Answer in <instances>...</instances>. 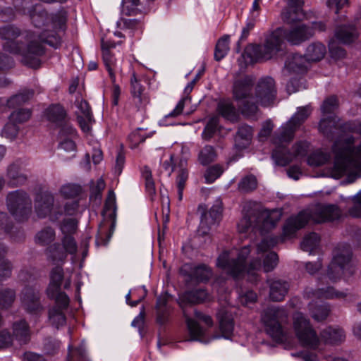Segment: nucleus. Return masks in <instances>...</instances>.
<instances>
[{
  "label": "nucleus",
  "instance_id": "nucleus-1",
  "mask_svg": "<svg viewBox=\"0 0 361 361\" xmlns=\"http://www.w3.org/2000/svg\"><path fill=\"white\" fill-rule=\"evenodd\" d=\"M46 31L38 35L32 30L22 32L16 25L8 24L0 27V39L4 51L21 56L23 63L37 68L39 57L45 53L44 44L55 49L61 45V39L56 33L46 35Z\"/></svg>",
  "mask_w": 361,
  "mask_h": 361
},
{
  "label": "nucleus",
  "instance_id": "nucleus-2",
  "mask_svg": "<svg viewBox=\"0 0 361 361\" xmlns=\"http://www.w3.org/2000/svg\"><path fill=\"white\" fill-rule=\"evenodd\" d=\"M299 21L291 24L290 29L282 27L265 36L263 44H249L242 54L245 64L263 62L274 58L282 49L283 38L293 44H299L313 35L311 27Z\"/></svg>",
  "mask_w": 361,
  "mask_h": 361
},
{
  "label": "nucleus",
  "instance_id": "nucleus-3",
  "mask_svg": "<svg viewBox=\"0 0 361 361\" xmlns=\"http://www.w3.org/2000/svg\"><path fill=\"white\" fill-rule=\"evenodd\" d=\"M312 112L310 105L298 107L297 111L274 133L272 142L275 149L272 152V158L279 166L288 165L293 159L304 157L307 154L308 145L305 142H296L292 147V152L287 148L293 140L295 131L305 121Z\"/></svg>",
  "mask_w": 361,
  "mask_h": 361
},
{
  "label": "nucleus",
  "instance_id": "nucleus-4",
  "mask_svg": "<svg viewBox=\"0 0 361 361\" xmlns=\"http://www.w3.org/2000/svg\"><path fill=\"white\" fill-rule=\"evenodd\" d=\"M353 135L340 137L332 146L334 164L332 176L340 178L345 175L361 176V142L355 146Z\"/></svg>",
  "mask_w": 361,
  "mask_h": 361
},
{
  "label": "nucleus",
  "instance_id": "nucleus-5",
  "mask_svg": "<svg viewBox=\"0 0 361 361\" xmlns=\"http://www.w3.org/2000/svg\"><path fill=\"white\" fill-rule=\"evenodd\" d=\"M13 4L17 11L30 16L32 24L38 29L32 30L37 35L47 30L45 32L46 35L54 32L61 37L59 32L66 29L67 21V12L63 8L49 14L41 5H30L29 0H13Z\"/></svg>",
  "mask_w": 361,
  "mask_h": 361
},
{
  "label": "nucleus",
  "instance_id": "nucleus-6",
  "mask_svg": "<svg viewBox=\"0 0 361 361\" xmlns=\"http://www.w3.org/2000/svg\"><path fill=\"white\" fill-rule=\"evenodd\" d=\"M250 253V246H245L240 250H226L219 255L216 266L225 271L234 279L243 276L245 274L252 277L251 281L257 280V271L262 267L260 259L252 260L246 264V259Z\"/></svg>",
  "mask_w": 361,
  "mask_h": 361
},
{
  "label": "nucleus",
  "instance_id": "nucleus-7",
  "mask_svg": "<svg viewBox=\"0 0 361 361\" xmlns=\"http://www.w3.org/2000/svg\"><path fill=\"white\" fill-rule=\"evenodd\" d=\"M315 216L309 209L300 212L297 215L290 216L283 228L284 237L290 238L297 231L302 228L312 219L316 223H323L338 219L341 212L335 204L319 205L315 209Z\"/></svg>",
  "mask_w": 361,
  "mask_h": 361
},
{
  "label": "nucleus",
  "instance_id": "nucleus-8",
  "mask_svg": "<svg viewBox=\"0 0 361 361\" xmlns=\"http://www.w3.org/2000/svg\"><path fill=\"white\" fill-rule=\"evenodd\" d=\"M243 217L237 225L239 233H246L251 226L258 228L262 233L273 228L281 218L276 210L260 212L255 203L246 202L243 208Z\"/></svg>",
  "mask_w": 361,
  "mask_h": 361
},
{
  "label": "nucleus",
  "instance_id": "nucleus-9",
  "mask_svg": "<svg viewBox=\"0 0 361 361\" xmlns=\"http://www.w3.org/2000/svg\"><path fill=\"white\" fill-rule=\"evenodd\" d=\"M209 298L207 292L204 289H195L185 292L179 298V305L182 309L185 319L189 337L184 339L185 341L204 342V336L206 329L202 327L197 322L190 317L187 311L188 306L204 302Z\"/></svg>",
  "mask_w": 361,
  "mask_h": 361
},
{
  "label": "nucleus",
  "instance_id": "nucleus-10",
  "mask_svg": "<svg viewBox=\"0 0 361 361\" xmlns=\"http://www.w3.org/2000/svg\"><path fill=\"white\" fill-rule=\"evenodd\" d=\"M254 80L252 76L245 75L234 81L233 96L238 111L245 118L254 116L258 111V105L252 95Z\"/></svg>",
  "mask_w": 361,
  "mask_h": 361
},
{
  "label": "nucleus",
  "instance_id": "nucleus-11",
  "mask_svg": "<svg viewBox=\"0 0 361 361\" xmlns=\"http://www.w3.org/2000/svg\"><path fill=\"white\" fill-rule=\"evenodd\" d=\"M288 313L283 307L271 306L263 311L261 321L265 327V331L276 341L282 342L285 334L281 324L288 319Z\"/></svg>",
  "mask_w": 361,
  "mask_h": 361
},
{
  "label": "nucleus",
  "instance_id": "nucleus-12",
  "mask_svg": "<svg viewBox=\"0 0 361 361\" xmlns=\"http://www.w3.org/2000/svg\"><path fill=\"white\" fill-rule=\"evenodd\" d=\"M352 256L349 245L338 246L335 250L333 259L328 267L327 277L333 282L340 279L344 275H352L354 269L350 264Z\"/></svg>",
  "mask_w": 361,
  "mask_h": 361
},
{
  "label": "nucleus",
  "instance_id": "nucleus-13",
  "mask_svg": "<svg viewBox=\"0 0 361 361\" xmlns=\"http://www.w3.org/2000/svg\"><path fill=\"white\" fill-rule=\"evenodd\" d=\"M6 203L10 214L18 221L27 220L32 213V200L23 190L9 192L6 197Z\"/></svg>",
  "mask_w": 361,
  "mask_h": 361
},
{
  "label": "nucleus",
  "instance_id": "nucleus-14",
  "mask_svg": "<svg viewBox=\"0 0 361 361\" xmlns=\"http://www.w3.org/2000/svg\"><path fill=\"white\" fill-rule=\"evenodd\" d=\"M293 328L295 335L302 346L317 350L320 341L315 331L305 315L296 312L293 315Z\"/></svg>",
  "mask_w": 361,
  "mask_h": 361
},
{
  "label": "nucleus",
  "instance_id": "nucleus-15",
  "mask_svg": "<svg viewBox=\"0 0 361 361\" xmlns=\"http://www.w3.org/2000/svg\"><path fill=\"white\" fill-rule=\"evenodd\" d=\"M35 209L38 217L44 218L49 216L53 221L63 215L62 209L54 204V195L48 192L37 194L35 200Z\"/></svg>",
  "mask_w": 361,
  "mask_h": 361
},
{
  "label": "nucleus",
  "instance_id": "nucleus-16",
  "mask_svg": "<svg viewBox=\"0 0 361 361\" xmlns=\"http://www.w3.org/2000/svg\"><path fill=\"white\" fill-rule=\"evenodd\" d=\"M64 279L63 269L61 266L54 267L49 274V283L46 290L47 297L54 302H61L66 305L69 301L68 295L61 291V286Z\"/></svg>",
  "mask_w": 361,
  "mask_h": 361
},
{
  "label": "nucleus",
  "instance_id": "nucleus-17",
  "mask_svg": "<svg viewBox=\"0 0 361 361\" xmlns=\"http://www.w3.org/2000/svg\"><path fill=\"white\" fill-rule=\"evenodd\" d=\"M77 250V243L71 235H63L61 243H54L47 248L49 257L54 263L63 262L68 255H74Z\"/></svg>",
  "mask_w": 361,
  "mask_h": 361
},
{
  "label": "nucleus",
  "instance_id": "nucleus-18",
  "mask_svg": "<svg viewBox=\"0 0 361 361\" xmlns=\"http://www.w3.org/2000/svg\"><path fill=\"white\" fill-rule=\"evenodd\" d=\"M276 97L274 80L271 77L261 78L255 88V102L262 106H268L274 103Z\"/></svg>",
  "mask_w": 361,
  "mask_h": 361
},
{
  "label": "nucleus",
  "instance_id": "nucleus-19",
  "mask_svg": "<svg viewBox=\"0 0 361 361\" xmlns=\"http://www.w3.org/2000/svg\"><path fill=\"white\" fill-rule=\"evenodd\" d=\"M20 301L27 312L31 314H39L44 310L40 302L39 292L31 286H25L21 292Z\"/></svg>",
  "mask_w": 361,
  "mask_h": 361
},
{
  "label": "nucleus",
  "instance_id": "nucleus-20",
  "mask_svg": "<svg viewBox=\"0 0 361 361\" xmlns=\"http://www.w3.org/2000/svg\"><path fill=\"white\" fill-rule=\"evenodd\" d=\"M216 318L219 322V329L221 335H214L213 338L230 339L234 330V320L231 312L226 307H222L219 310Z\"/></svg>",
  "mask_w": 361,
  "mask_h": 361
},
{
  "label": "nucleus",
  "instance_id": "nucleus-21",
  "mask_svg": "<svg viewBox=\"0 0 361 361\" xmlns=\"http://www.w3.org/2000/svg\"><path fill=\"white\" fill-rule=\"evenodd\" d=\"M286 6L281 12V18L286 24H293L301 21L305 16L302 0H284Z\"/></svg>",
  "mask_w": 361,
  "mask_h": 361
},
{
  "label": "nucleus",
  "instance_id": "nucleus-22",
  "mask_svg": "<svg viewBox=\"0 0 361 361\" xmlns=\"http://www.w3.org/2000/svg\"><path fill=\"white\" fill-rule=\"evenodd\" d=\"M322 280V279H319L318 286L316 289L307 288L305 290V296L307 298L324 299L343 298L346 296L345 293L336 290L332 286H325Z\"/></svg>",
  "mask_w": 361,
  "mask_h": 361
},
{
  "label": "nucleus",
  "instance_id": "nucleus-23",
  "mask_svg": "<svg viewBox=\"0 0 361 361\" xmlns=\"http://www.w3.org/2000/svg\"><path fill=\"white\" fill-rule=\"evenodd\" d=\"M6 177L7 185L10 188H16L24 185L28 179V174L21 164L18 162L10 164L6 169Z\"/></svg>",
  "mask_w": 361,
  "mask_h": 361
},
{
  "label": "nucleus",
  "instance_id": "nucleus-24",
  "mask_svg": "<svg viewBox=\"0 0 361 361\" xmlns=\"http://www.w3.org/2000/svg\"><path fill=\"white\" fill-rule=\"evenodd\" d=\"M308 64L309 63L305 56L298 54H289L285 62L283 74H303L307 71Z\"/></svg>",
  "mask_w": 361,
  "mask_h": 361
},
{
  "label": "nucleus",
  "instance_id": "nucleus-25",
  "mask_svg": "<svg viewBox=\"0 0 361 361\" xmlns=\"http://www.w3.org/2000/svg\"><path fill=\"white\" fill-rule=\"evenodd\" d=\"M267 283L269 287V298L276 302L282 301L289 290V283L279 279H269Z\"/></svg>",
  "mask_w": 361,
  "mask_h": 361
},
{
  "label": "nucleus",
  "instance_id": "nucleus-26",
  "mask_svg": "<svg viewBox=\"0 0 361 361\" xmlns=\"http://www.w3.org/2000/svg\"><path fill=\"white\" fill-rule=\"evenodd\" d=\"M154 0H123L122 13L131 16L145 13Z\"/></svg>",
  "mask_w": 361,
  "mask_h": 361
},
{
  "label": "nucleus",
  "instance_id": "nucleus-27",
  "mask_svg": "<svg viewBox=\"0 0 361 361\" xmlns=\"http://www.w3.org/2000/svg\"><path fill=\"white\" fill-rule=\"evenodd\" d=\"M70 300L66 305L61 302H55V305L51 307L48 312V318L51 324L56 329H59L66 323V317L64 312L69 306Z\"/></svg>",
  "mask_w": 361,
  "mask_h": 361
},
{
  "label": "nucleus",
  "instance_id": "nucleus-28",
  "mask_svg": "<svg viewBox=\"0 0 361 361\" xmlns=\"http://www.w3.org/2000/svg\"><path fill=\"white\" fill-rule=\"evenodd\" d=\"M321 339L326 344L339 345L345 339V334L340 327L328 326L320 333Z\"/></svg>",
  "mask_w": 361,
  "mask_h": 361
},
{
  "label": "nucleus",
  "instance_id": "nucleus-29",
  "mask_svg": "<svg viewBox=\"0 0 361 361\" xmlns=\"http://www.w3.org/2000/svg\"><path fill=\"white\" fill-rule=\"evenodd\" d=\"M335 37L342 44H349L353 43L358 37L355 25L338 26L335 31Z\"/></svg>",
  "mask_w": 361,
  "mask_h": 361
},
{
  "label": "nucleus",
  "instance_id": "nucleus-30",
  "mask_svg": "<svg viewBox=\"0 0 361 361\" xmlns=\"http://www.w3.org/2000/svg\"><path fill=\"white\" fill-rule=\"evenodd\" d=\"M131 94L139 106L146 105L149 99L145 94V87L141 84V78L133 72L130 77Z\"/></svg>",
  "mask_w": 361,
  "mask_h": 361
},
{
  "label": "nucleus",
  "instance_id": "nucleus-31",
  "mask_svg": "<svg viewBox=\"0 0 361 361\" xmlns=\"http://www.w3.org/2000/svg\"><path fill=\"white\" fill-rule=\"evenodd\" d=\"M253 129L247 124L240 126L235 135V146L239 149L247 148L252 139Z\"/></svg>",
  "mask_w": 361,
  "mask_h": 361
},
{
  "label": "nucleus",
  "instance_id": "nucleus-32",
  "mask_svg": "<svg viewBox=\"0 0 361 361\" xmlns=\"http://www.w3.org/2000/svg\"><path fill=\"white\" fill-rule=\"evenodd\" d=\"M222 209L220 205H213L208 212H204L201 217L200 227L206 228L209 230V227L218 224L221 218Z\"/></svg>",
  "mask_w": 361,
  "mask_h": 361
},
{
  "label": "nucleus",
  "instance_id": "nucleus-33",
  "mask_svg": "<svg viewBox=\"0 0 361 361\" xmlns=\"http://www.w3.org/2000/svg\"><path fill=\"white\" fill-rule=\"evenodd\" d=\"M13 336L20 344L27 343L30 338L29 325L25 319H21L13 324Z\"/></svg>",
  "mask_w": 361,
  "mask_h": 361
},
{
  "label": "nucleus",
  "instance_id": "nucleus-34",
  "mask_svg": "<svg viewBox=\"0 0 361 361\" xmlns=\"http://www.w3.org/2000/svg\"><path fill=\"white\" fill-rule=\"evenodd\" d=\"M326 54L325 46L319 42H314L310 44L305 54V57L310 61H318L322 59Z\"/></svg>",
  "mask_w": 361,
  "mask_h": 361
},
{
  "label": "nucleus",
  "instance_id": "nucleus-35",
  "mask_svg": "<svg viewBox=\"0 0 361 361\" xmlns=\"http://www.w3.org/2000/svg\"><path fill=\"white\" fill-rule=\"evenodd\" d=\"M102 58L111 80L112 82H114L116 81L115 72L117 71L119 68L111 51L107 49L106 44H103Z\"/></svg>",
  "mask_w": 361,
  "mask_h": 361
},
{
  "label": "nucleus",
  "instance_id": "nucleus-36",
  "mask_svg": "<svg viewBox=\"0 0 361 361\" xmlns=\"http://www.w3.org/2000/svg\"><path fill=\"white\" fill-rule=\"evenodd\" d=\"M46 116L48 121L58 126L61 125L66 118V113L61 105L54 104L46 110Z\"/></svg>",
  "mask_w": 361,
  "mask_h": 361
},
{
  "label": "nucleus",
  "instance_id": "nucleus-37",
  "mask_svg": "<svg viewBox=\"0 0 361 361\" xmlns=\"http://www.w3.org/2000/svg\"><path fill=\"white\" fill-rule=\"evenodd\" d=\"M217 110L227 120L235 122L238 119V111L230 101L220 102L218 104Z\"/></svg>",
  "mask_w": 361,
  "mask_h": 361
},
{
  "label": "nucleus",
  "instance_id": "nucleus-38",
  "mask_svg": "<svg viewBox=\"0 0 361 361\" xmlns=\"http://www.w3.org/2000/svg\"><path fill=\"white\" fill-rule=\"evenodd\" d=\"M212 270L209 266L200 264L193 267L190 277L197 282H207L212 278Z\"/></svg>",
  "mask_w": 361,
  "mask_h": 361
},
{
  "label": "nucleus",
  "instance_id": "nucleus-39",
  "mask_svg": "<svg viewBox=\"0 0 361 361\" xmlns=\"http://www.w3.org/2000/svg\"><path fill=\"white\" fill-rule=\"evenodd\" d=\"M309 310L311 317L317 322L326 319L330 312V308L328 304L322 303L321 305H317L314 302H310Z\"/></svg>",
  "mask_w": 361,
  "mask_h": 361
},
{
  "label": "nucleus",
  "instance_id": "nucleus-40",
  "mask_svg": "<svg viewBox=\"0 0 361 361\" xmlns=\"http://www.w3.org/2000/svg\"><path fill=\"white\" fill-rule=\"evenodd\" d=\"M217 154L215 148L209 145H206L199 151L197 160L202 166H207L214 161L216 159Z\"/></svg>",
  "mask_w": 361,
  "mask_h": 361
},
{
  "label": "nucleus",
  "instance_id": "nucleus-41",
  "mask_svg": "<svg viewBox=\"0 0 361 361\" xmlns=\"http://www.w3.org/2000/svg\"><path fill=\"white\" fill-rule=\"evenodd\" d=\"M230 36L225 35L217 41L214 50V59L217 61L223 59L229 51Z\"/></svg>",
  "mask_w": 361,
  "mask_h": 361
},
{
  "label": "nucleus",
  "instance_id": "nucleus-42",
  "mask_svg": "<svg viewBox=\"0 0 361 361\" xmlns=\"http://www.w3.org/2000/svg\"><path fill=\"white\" fill-rule=\"evenodd\" d=\"M319 242V235L317 233L312 232L304 237L300 244V247L303 251L309 252L310 254H312L317 249Z\"/></svg>",
  "mask_w": 361,
  "mask_h": 361
},
{
  "label": "nucleus",
  "instance_id": "nucleus-43",
  "mask_svg": "<svg viewBox=\"0 0 361 361\" xmlns=\"http://www.w3.org/2000/svg\"><path fill=\"white\" fill-rule=\"evenodd\" d=\"M219 118L218 116H212L207 121L202 133V138L206 141L211 140L216 133L219 130Z\"/></svg>",
  "mask_w": 361,
  "mask_h": 361
},
{
  "label": "nucleus",
  "instance_id": "nucleus-44",
  "mask_svg": "<svg viewBox=\"0 0 361 361\" xmlns=\"http://www.w3.org/2000/svg\"><path fill=\"white\" fill-rule=\"evenodd\" d=\"M338 118L335 115L327 116L322 118L319 123V130L326 136L332 134L333 130L336 128Z\"/></svg>",
  "mask_w": 361,
  "mask_h": 361
},
{
  "label": "nucleus",
  "instance_id": "nucleus-45",
  "mask_svg": "<svg viewBox=\"0 0 361 361\" xmlns=\"http://www.w3.org/2000/svg\"><path fill=\"white\" fill-rule=\"evenodd\" d=\"M192 87L186 85L183 91V97L178 102V104H176V107L173 109V111L166 116V118L177 117L183 113L185 104L190 102L191 98L190 97V94L192 92Z\"/></svg>",
  "mask_w": 361,
  "mask_h": 361
},
{
  "label": "nucleus",
  "instance_id": "nucleus-46",
  "mask_svg": "<svg viewBox=\"0 0 361 361\" xmlns=\"http://www.w3.org/2000/svg\"><path fill=\"white\" fill-rule=\"evenodd\" d=\"M192 87L186 85L183 91V97L178 102V104H176V107L173 109V111L166 116V118L177 117L183 113L185 104L190 102L191 98L190 97V94L192 92Z\"/></svg>",
  "mask_w": 361,
  "mask_h": 361
},
{
  "label": "nucleus",
  "instance_id": "nucleus-47",
  "mask_svg": "<svg viewBox=\"0 0 361 361\" xmlns=\"http://www.w3.org/2000/svg\"><path fill=\"white\" fill-rule=\"evenodd\" d=\"M56 233L51 227H46L39 231L35 235L36 243L40 245H47L54 240Z\"/></svg>",
  "mask_w": 361,
  "mask_h": 361
},
{
  "label": "nucleus",
  "instance_id": "nucleus-48",
  "mask_svg": "<svg viewBox=\"0 0 361 361\" xmlns=\"http://www.w3.org/2000/svg\"><path fill=\"white\" fill-rule=\"evenodd\" d=\"M282 237L270 235L264 238L260 243L258 244L257 248V253L262 257L264 256V252L274 247L279 241H283Z\"/></svg>",
  "mask_w": 361,
  "mask_h": 361
},
{
  "label": "nucleus",
  "instance_id": "nucleus-49",
  "mask_svg": "<svg viewBox=\"0 0 361 361\" xmlns=\"http://www.w3.org/2000/svg\"><path fill=\"white\" fill-rule=\"evenodd\" d=\"M34 92L32 90H25L22 92L11 97L7 102L8 107L14 108L16 106L21 105L33 96Z\"/></svg>",
  "mask_w": 361,
  "mask_h": 361
},
{
  "label": "nucleus",
  "instance_id": "nucleus-50",
  "mask_svg": "<svg viewBox=\"0 0 361 361\" xmlns=\"http://www.w3.org/2000/svg\"><path fill=\"white\" fill-rule=\"evenodd\" d=\"M82 191L79 185L75 183H66L61 186L59 194L65 199L75 198L78 196Z\"/></svg>",
  "mask_w": 361,
  "mask_h": 361
},
{
  "label": "nucleus",
  "instance_id": "nucleus-51",
  "mask_svg": "<svg viewBox=\"0 0 361 361\" xmlns=\"http://www.w3.org/2000/svg\"><path fill=\"white\" fill-rule=\"evenodd\" d=\"M142 177L145 180L146 192L153 200L156 194L154 181L152 178V171L149 167L145 166L142 170Z\"/></svg>",
  "mask_w": 361,
  "mask_h": 361
},
{
  "label": "nucleus",
  "instance_id": "nucleus-52",
  "mask_svg": "<svg viewBox=\"0 0 361 361\" xmlns=\"http://www.w3.org/2000/svg\"><path fill=\"white\" fill-rule=\"evenodd\" d=\"M116 212V195L113 190H109L105 201L103 213L108 215L111 219H114Z\"/></svg>",
  "mask_w": 361,
  "mask_h": 361
},
{
  "label": "nucleus",
  "instance_id": "nucleus-53",
  "mask_svg": "<svg viewBox=\"0 0 361 361\" xmlns=\"http://www.w3.org/2000/svg\"><path fill=\"white\" fill-rule=\"evenodd\" d=\"M16 300V291L11 288H5L0 291V308L8 309Z\"/></svg>",
  "mask_w": 361,
  "mask_h": 361
},
{
  "label": "nucleus",
  "instance_id": "nucleus-54",
  "mask_svg": "<svg viewBox=\"0 0 361 361\" xmlns=\"http://www.w3.org/2000/svg\"><path fill=\"white\" fill-rule=\"evenodd\" d=\"M118 23L121 29L142 32V23L140 19L123 18Z\"/></svg>",
  "mask_w": 361,
  "mask_h": 361
},
{
  "label": "nucleus",
  "instance_id": "nucleus-55",
  "mask_svg": "<svg viewBox=\"0 0 361 361\" xmlns=\"http://www.w3.org/2000/svg\"><path fill=\"white\" fill-rule=\"evenodd\" d=\"M338 107V102L337 97L331 96L324 101L321 106V111L324 116L335 115L334 111Z\"/></svg>",
  "mask_w": 361,
  "mask_h": 361
},
{
  "label": "nucleus",
  "instance_id": "nucleus-56",
  "mask_svg": "<svg viewBox=\"0 0 361 361\" xmlns=\"http://www.w3.org/2000/svg\"><path fill=\"white\" fill-rule=\"evenodd\" d=\"M6 254L0 255V281L10 278L12 274V263L5 257Z\"/></svg>",
  "mask_w": 361,
  "mask_h": 361
},
{
  "label": "nucleus",
  "instance_id": "nucleus-57",
  "mask_svg": "<svg viewBox=\"0 0 361 361\" xmlns=\"http://www.w3.org/2000/svg\"><path fill=\"white\" fill-rule=\"evenodd\" d=\"M61 348V342L53 338H47L44 341L43 350L45 354L52 355L56 354Z\"/></svg>",
  "mask_w": 361,
  "mask_h": 361
},
{
  "label": "nucleus",
  "instance_id": "nucleus-58",
  "mask_svg": "<svg viewBox=\"0 0 361 361\" xmlns=\"http://www.w3.org/2000/svg\"><path fill=\"white\" fill-rule=\"evenodd\" d=\"M256 24L255 19H248L245 25L243 27L241 35L240 36V38L238 41L236 43V47H235V51L237 53H239L240 51V42H243L247 39L248 37L250 32L251 30H253Z\"/></svg>",
  "mask_w": 361,
  "mask_h": 361
},
{
  "label": "nucleus",
  "instance_id": "nucleus-59",
  "mask_svg": "<svg viewBox=\"0 0 361 361\" xmlns=\"http://www.w3.org/2000/svg\"><path fill=\"white\" fill-rule=\"evenodd\" d=\"M329 159L330 155L328 153L319 152L311 154L307 158V163L310 166H319L326 164Z\"/></svg>",
  "mask_w": 361,
  "mask_h": 361
},
{
  "label": "nucleus",
  "instance_id": "nucleus-60",
  "mask_svg": "<svg viewBox=\"0 0 361 361\" xmlns=\"http://www.w3.org/2000/svg\"><path fill=\"white\" fill-rule=\"evenodd\" d=\"M31 116V111L28 109H19L10 115V121L21 123L27 121Z\"/></svg>",
  "mask_w": 361,
  "mask_h": 361
},
{
  "label": "nucleus",
  "instance_id": "nucleus-61",
  "mask_svg": "<svg viewBox=\"0 0 361 361\" xmlns=\"http://www.w3.org/2000/svg\"><path fill=\"white\" fill-rule=\"evenodd\" d=\"M257 188V179L254 176H247L238 183V189L244 192L252 191Z\"/></svg>",
  "mask_w": 361,
  "mask_h": 361
},
{
  "label": "nucleus",
  "instance_id": "nucleus-62",
  "mask_svg": "<svg viewBox=\"0 0 361 361\" xmlns=\"http://www.w3.org/2000/svg\"><path fill=\"white\" fill-rule=\"evenodd\" d=\"M223 173L222 167L219 165H214L208 168L204 173L205 182L207 183H212Z\"/></svg>",
  "mask_w": 361,
  "mask_h": 361
},
{
  "label": "nucleus",
  "instance_id": "nucleus-63",
  "mask_svg": "<svg viewBox=\"0 0 361 361\" xmlns=\"http://www.w3.org/2000/svg\"><path fill=\"white\" fill-rule=\"evenodd\" d=\"M68 361H86V351L83 347L72 349L68 345Z\"/></svg>",
  "mask_w": 361,
  "mask_h": 361
},
{
  "label": "nucleus",
  "instance_id": "nucleus-64",
  "mask_svg": "<svg viewBox=\"0 0 361 361\" xmlns=\"http://www.w3.org/2000/svg\"><path fill=\"white\" fill-rule=\"evenodd\" d=\"M77 228L78 221L75 219H66L61 224V231L64 235L71 236L76 231Z\"/></svg>",
  "mask_w": 361,
  "mask_h": 361
}]
</instances>
